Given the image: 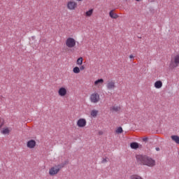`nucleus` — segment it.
<instances>
[{"instance_id": "nucleus-18", "label": "nucleus", "mask_w": 179, "mask_h": 179, "mask_svg": "<svg viewBox=\"0 0 179 179\" xmlns=\"http://www.w3.org/2000/svg\"><path fill=\"white\" fill-rule=\"evenodd\" d=\"M92 15H93V9H90L85 13V16H87V17H90Z\"/></svg>"}, {"instance_id": "nucleus-10", "label": "nucleus", "mask_w": 179, "mask_h": 179, "mask_svg": "<svg viewBox=\"0 0 179 179\" xmlns=\"http://www.w3.org/2000/svg\"><path fill=\"white\" fill-rule=\"evenodd\" d=\"M59 96H64L66 94V89H65L64 87H61L59 90Z\"/></svg>"}, {"instance_id": "nucleus-33", "label": "nucleus", "mask_w": 179, "mask_h": 179, "mask_svg": "<svg viewBox=\"0 0 179 179\" xmlns=\"http://www.w3.org/2000/svg\"><path fill=\"white\" fill-rule=\"evenodd\" d=\"M125 1H128V0H125Z\"/></svg>"}, {"instance_id": "nucleus-9", "label": "nucleus", "mask_w": 179, "mask_h": 179, "mask_svg": "<svg viewBox=\"0 0 179 179\" xmlns=\"http://www.w3.org/2000/svg\"><path fill=\"white\" fill-rule=\"evenodd\" d=\"M27 148H29V149H33L36 148V141L34 140H30L27 143Z\"/></svg>"}, {"instance_id": "nucleus-28", "label": "nucleus", "mask_w": 179, "mask_h": 179, "mask_svg": "<svg viewBox=\"0 0 179 179\" xmlns=\"http://www.w3.org/2000/svg\"><path fill=\"white\" fill-rule=\"evenodd\" d=\"M129 58H131V59H132V58H134V55H131L129 56Z\"/></svg>"}, {"instance_id": "nucleus-29", "label": "nucleus", "mask_w": 179, "mask_h": 179, "mask_svg": "<svg viewBox=\"0 0 179 179\" xmlns=\"http://www.w3.org/2000/svg\"><path fill=\"white\" fill-rule=\"evenodd\" d=\"M2 127H3V123H1V124H0V129L2 128Z\"/></svg>"}, {"instance_id": "nucleus-1", "label": "nucleus", "mask_w": 179, "mask_h": 179, "mask_svg": "<svg viewBox=\"0 0 179 179\" xmlns=\"http://www.w3.org/2000/svg\"><path fill=\"white\" fill-rule=\"evenodd\" d=\"M136 160L139 164H143V166H148V167H153L156 165V162L146 156V155H136Z\"/></svg>"}, {"instance_id": "nucleus-31", "label": "nucleus", "mask_w": 179, "mask_h": 179, "mask_svg": "<svg viewBox=\"0 0 179 179\" xmlns=\"http://www.w3.org/2000/svg\"><path fill=\"white\" fill-rule=\"evenodd\" d=\"M136 1H137V2H139V1H141V0H136Z\"/></svg>"}, {"instance_id": "nucleus-13", "label": "nucleus", "mask_w": 179, "mask_h": 179, "mask_svg": "<svg viewBox=\"0 0 179 179\" xmlns=\"http://www.w3.org/2000/svg\"><path fill=\"white\" fill-rule=\"evenodd\" d=\"M162 86H163V83H162V81L158 80L155 83V87H156V89H160Z\"/></svg>"}, {"instance_id": "nucleus-23", "label": "nucleus", "mask_w": 179, "mask_h": 179, "mask_svg": "<svg viewBox=\"0 0 179 179\" xmlns=\"http://www.w3.org/2000/svg\"><path fill=\"white\" fill-rule=\"evenodd\" d=\"M124 132V130L122 129V127H120L116 129L117 134H122Z\"/></svg>"}, {"instance_id": "nucleus-12", "label": "nucleus", "mask_w": 179, "mask_h": 179, "mask_svg": "<svg viewBox=\"0 0 179 179\" xmlns=\"http://www.w3.org/2000/svg\"><path fill=\"white\" fill-rule=\"evenodd\" d=\"M109 15L112 19H117L118 18V15L117 13H115L114 10H110L109 13Z\"/></svg>"}, {"instance_id": "nucleus-7", "label": "nucleus", "mask_w": 179, "mask_h": 179, "mask_svg": "<svg viewBox=\"0 0 179 179\" xmlns=\"http://www.w3.org/2000/svg\"><path fill=\"white\" fill-rule=\"evenodd\" d=\"M77 6H78V3L75 1H69L67 4V7L71 10L75 9V8H76Z\"/></svg>"}, {"instance_id": "nucleus-22", "label": "nucleus", "mask_w": 179, "mask_h": 179, "mask_svg": "<svg viewBox=\"0 0 179 179\" xmlns=\"http://www.w3.org/2000/svg\"><path fill=\"white\" fill-rule=\"evenodd\" d=\"M77 64L78 65H82V64H83V58L82 57L78 58L77 60Z\"/></svg>"}, {"instance_id": "nucleus-32", "label": "nucleus", "mask_w": 179, "mask_h": 179, "mask_svg": "<svg viewBox=\"0 0 179 179\" xmlns=\"http://www.w3.org/2000/svg\"><path fill=\"white\" fill-rule=\"evenodd\" d=\"M78 1H82V0H78Z\"/></svg>"}, {"instance_id": "nucleus-14", "label": "nucleus", "mask_w": 179, "mask_h": 179, "mask_svg": "<svg viewBox=\"0 0 179 179\" xmlns=\"http://www.w3.org/2000/svg\"><path fill=\"white\" fill-rule=\"evenodd\" d=\"M130 148H131V149H138L139 148V143L136 142L131 143Z\"/></svg>"}, {"instance_id": "nucleus-17", "label": "nucleus", "mask_w": 179, "mask_h": 179, "mask_svg": "<svg viewBox=\"0 0 179 179\" xmlns=\"http://www.w3.org/2000/svg\"><path fill=\"white\" fill-rule=\"evenodd\" d=\"M9 132H10V130H9V129H8V128L3 129L1 130V134H3V135H8V134H9Z\"/></svg>"}, {"instance_id": "nucleus-19", "label": "nucleus", "mask_w": 179, "mask_h": 179, "mask_svg": "<svg viewBox=\"0 0 179 179\" xmlns=\"http://www.w3.org/2000/svg\"><path fill=\"white\" fill-rule=\"evenodd\" d=\"M97 114H99V111L96 110H93L91 111V115L92 117H97Z\"/></svg>"}, {"instance_id": "nucleus-15", "label": "nucleus", "mask_w": 179, "mask_h": 179, "mask_svg": "<svg viewBox=\"0 0 179 179\" xmlns=\"http://www.w3.org/2000/svg\"><path fill=\"white\" fill-rule=\"evenodd\" d=\"M172 141L176 142V143H178L179 145V136H171Z\"/></svg>"}, {"instance_id": "nucleus-5", "label": "nucleus", "mask_w": 179, "mask_h": 179, "mask_svg": "<svg viewBox=\"0 0 179 179\" xmlns=\"http://www.w3.org/2000/svg\"><path fill=\"white\" fill-rule=\"evenodd\" d=\"M59 173V168L56 165L52 167L49 171L50 176H55V174H58Z\"/></svg>"}, {"instance_id": "nucleus-26", "label": "nucleus", "mask_w": 179, "mask_h": 179, "mask_svg": "<svg viewBox=\"0 0 179 179\" xmlns=\"http://www.w3.org/2000/svg\"><path fill=\"white\" fill-rule=\"evenodd\" d=\"M80 69L81 71H83V69H85V66H82L80 68Z\"/></svg>"}, {"instance_id": "nucleus-3", "label": "nucleus", "mask_w": 179, "mask_h": 179, "mask_svg": "<svg viewBox=\"0 0 179 179\" xmlns=\"http://www.w3.org/2000/svg\"><path fill=\"white\" fill-rule=\"evenodd\" d=\"M66 45L69 48H73L76 45V41L73 38H68L66 41Z\"/></svg>"}, {"instance_id": "nucleus-27", "label": "nucleus", "mask_w": 179, "mask_h": 179, "mask_svg": "<svg viewBox=\"0 0 179 179\" xmlns=\"http://www.w3.org/2000/svg\"><path fill=\"white\" fill-rule=\"evenodd\" d=\"M155 150L159 152V150H160V148H156Z\"/></svg>"}, {"instance_id": "nucleus-11", "label": "nucleus", "mask_w": 179, "mask_h": 179, "mask_svg": "<svg viewBox=\"0 0 179 179\" xmlns=\"http://www.w3.org/2000/svg\"><path fill=\"white\" fill-rule=\"evenodd\" d=\"M68 163H69V162L68 160H66L62 164L57 165V166L58 167L59 170H61V169H64V167H65V166H66Z\"/></svg>"}, {"instance_id": "nucleus-16", "label": "nucleus", "mask_w": 179, "mask_h": 179, "mask_svg": "<svg viewBox=\"0 0 179 179\" xmlns=\"http://www.w3.org/2000/svg\"><path fill=\"white\" fill-rule=\"evenodd\" d=\"M100 83H104V80L103 78H100V79H98L96 80L95 82H94V85L95 86H97V85H100Z\"/></svg>"}, {"instance_id": "nucleus-21", "label": "nucleus", "mask_w": 179, "mask_h": 179, "mask_svg": "<svg viewBox=\"0 0 179 179\" xmlns=\"http://www.w3.org/2000/svg\"><path fill=\"white\" fill-rule=\"evenodd\" d=\"M73 71L74 72V73H79L80 72V69H79V67L76 66L73 68Z\"/></svg>"}, {"instance_id": "nucleus-4", "label": "nucleus", "mask_w": 179, "mask_h": 179, "mask_svg": "<svg viewBox=\"0 0 179 179\" xmlns=\"http://www.w3.org/2000/svg\"><path fill=\"white\" fill-rule=\"evenodd\" d=\"M92 103H99L100 101V95L98 93H94L90 96Z\"/></svg>"}, {"instance_id": "nucleus-24", "label": "nucleus", "mask_w": 179, "mask_h": 179, "mask_svg": "<svg viewBox=\"0 0 179 179\" xmlns=\"http://www.w3.org/2000/svg\"><path fill=\"white\" fill-rule=\"evenodd\" d=\"M148 140H149V138L148 137H145V138H143V142H148Z\"/></svg>"}, {"instance_id": "nucleus-20", "label": "nucleus", "mask_w": 179, "mask_h": 179, "mask_svg": "<svg viewBox=\"0 0 179 179\" xmlns=\"http://www.w3.org/2000/svg\"><path fill=\"white\" fill-rule=\"evenodd\" d=\"M111 110L117 113V111H120V110H121V107L114 106L111 108Z\"/></svg>"}, {"instance_id": "nucleus-8", "label": "nucleus", "mask_w": 179, "mask_h": 179, "mask_svg": "<svg viewBox=\"0 0 179 179\" xmlns=\"http://www.w3.org/2000/svg\"><path fill=\"white\" fill-rule=\"evenodd\" d=\"M107 89L108 90H113L115 89V82L113 80L109 81L107 84Z\"/></svg>"}, {"instance_id": "nucleus-6", "label": "nucleus", "mask_w": 179, "mask_h": 179, "mask_svg": "<svg viewBox=\"0 0 179 179\" xmlns=\"http://www.w3.org/2000/svg\"><path fill=\"white\" fill-rule=\"evenodd\" d=\"M77 125L80 128H83L84 127H86V120L83 118L79 119L77 122Z\"/></svg>"}, {"instance_id": "nucleus-30", "label": "nucleus", "mask_w": 179, "mask_h": 179, "mask_svg": "<svg viewBox=\"0 0 179 179\" xmlns=\"http://www.w3.org/2000/svg\"><path fill=\"white\" fill-rule=\"evenodd\" d=\"M103 134V131H99V135H101Z\"/></svg>"}, {"instance_id": "nucleus-25", "label": "nucleus", "mask_w": 179, "mask_h": 179, "mask_svg": "<svg viewBox=\"0 0 179 179\" xmlns=\"http://www.w3.org/2000/svg\"><path fill=\"white\" fill-rule=\"evenodd\" d=\"M107 159H106V158H103V160H102V162H101V163H107Z\"/></svg>"}, {"instance_id": "nucleus-2", "label": "nucleus", "mask_w": 179, "mask_h": 179, "mask_svg": "<svg viewBox=\"0 0 179 179\" xmlns=\"http://www.w3.org/2000/svg\"><path fill=\"white\" fill-rule=\"evenodd\" d=\"M179 64V55H177L174 57V58H171L170 68L174 69V68H177Z\"/></svg>"}]
</instances>
